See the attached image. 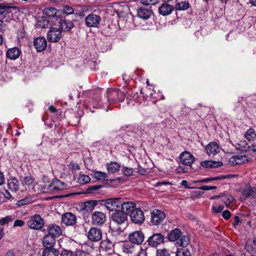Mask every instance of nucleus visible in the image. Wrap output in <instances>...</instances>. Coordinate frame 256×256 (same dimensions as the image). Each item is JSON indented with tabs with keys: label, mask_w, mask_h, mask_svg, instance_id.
Instances as JSON below:
<instances>
[{
	"label": "nucleus",
	"mask_w": 256,
	"mask_h": 256,
	"mask_svg": "<svg viewBox=\"0 0 256 256\" xmlns=\"http://www.w3.org/2000/svg\"><path fill=\"white\" fill-rule=\"evenodd\" d=\"M190 4L188 2H182L176 4L175 6L176 10H184L190 7Z\"/></svg>",
	"instance_id": "38"
},
{
	"label": "nucleus",
	"mask_w": 256,
	"mask_h": 256,
	"mask_svg": "<svg viewBox=\"0 0 256 256\" xmlns=\"http://www.w3.org/2000/svg\"><path fill=\"white\" fill-rule=\"evenodd\" d=\"M121 200V198H115L104 200L102 202H104V206L107 210L113 211L114 210H116V208L120 206Z\"/></svg>",
	"instance_id": "4"
},
{
	"label": "nucleus",
	"mask_w": 256,
	"mask_h": 256,
	"mask_svg": "<svg viewBox=\"0 0 256 256\" xmlns=\"http://www.w3.org/2000/svg\"><path fill=\"white\" fill-rule=\"evenodd\" d=\"M206 150L209 156H214L219 152L220 148L216 142H212L206 146Z\"/></svg>",
	"instance_id": "23"
},
{
	"label": "nucleus",
	"mask_w": 256,
	"mask_h": 256,
	"mask_svg": "<svg viewBox=\"0 0 256 256\" xmlns=\"http://www.w3.org/2000/svg\"><path fill=\"white\" fill-rule=\"evenodd\" d=\"M144 236L140 230L134 231L128 236V240L132 244H140L144 240Z\"/></svg>",
	"instance_id": "12"
},
{
	"label": "nucleus",
	"mask_w": 256,
	"mask_h": 256,
	"mask_svg": "<svg viewBox=\"0 0 256 256\" xmlns=\"http://www.w3.org/2000/svg\"><path fill=\"white\" fill-rule=\"evenodd\" d=\"M98 204L96 200H88L84 202L83 210L87 212L92 211Z\"/></svg>",
	"instance_id": "33"
},
{
	"label": "nucleus",
	"mask_w": 256,
	"mask_h": 256,
	"mask_svg": "<svg viewBox=\"0 0 256 256\" xmlns=\"http://www.w3.org/2000/svg\"><path fill=\"white\" fill-rule=\"evenodd\" d=\"M58 20V26L61 31L70 32L74 27V24L72 20L66 19L56 18Z\"/></svg>",
	"instance_id": "19"
},
{
	"label": "nucleus",
	"mask_w": 256,
	"mask_h": 256,
	"mask_svg": "<svg viewBox=\"0 0 256 256\" xmlns=\"http://www.w3.org/2000/svg\"><path fill=\"white\" fill-rule=\"evenodd\" d=\"M106 220V216L104 212L96 211L92 214V223L94 225L102 226Z\"/></svg>",
	"instance_id": "10"
},
{
	"label": "nucleus",
	"mask_w": 256,
	"mask_h": 256,
	"mask_svg": "<svg viewBox=\"0 0 256 256\" xmlns=\"http://www.w3.org/2000/svg\"><path fill=\"white\" fill-rule=\"evenodd\" d=\"M61 256H74L73 252L72 251L66 250H64L60 254Z\"/></svg>",
	"instance_id": "54"
},
{
	"label": "nucleus",
	"mask_w": 256,
	"mask_h": 256,
	"mask_svg": "<svg viewBox=\"0 0 256 256\" xmlns=\"http://www.w3.org/2000/svg\"><path fill=\"white\" fill-rule=\"evenodd\" d=\"M200 190H215L216 188V186H202L200 188Z\"/></svg>",
	"instance_id": "57"
},
{
	"label": "nucleus",
	"mask_w": 256,
	"mask_h": 256,
	"mask_svg": "<svg viewBox=\"0 0 256 256\" xmlns=\"http://www.w3.org/2000/svg\"><path fill=\"white\" fill-rule=\"evenodd\" d=\"M14 220V217L12 216H8L4 218H0V225L4 226L12 222Z\"/></svg>",
	"instance_id": "41"
},
{
	"label": "nucleus",
	"mask_w": 256,
	"mask_h": 256,
	"mask_svg": "<svg viewBox=\"0 0 256 256\" xmlns=\"http://www.w3.org/2000/svg\"><path fill=\"white\" fill-rule=\"evenodd\" d=\"M168 238L170 242H176V244L180 246L185 248L189 244L190 240L188 236L182 235V232L179 228L172 230L168 235Z\"/></svg>",
	"instance_id": "1"
},
{
	"label": "nucleus",
	"mask_w": 256,
	"mask_h": 256,
	"mask_svg": "<svg viewBox=\"0 0 256 256\" xmlns=\"http://www.w3.org/2000/svg\"><path fill=\"white\" fill-rule=\"evenodd\" d=\"M130 216L132 222L136 224H142L144 220V213L140 208L134 209L130 214Z\"/></svg>",
	"instance_id": "5"
},
{
	"label": "nucleus",
	"mask_w": 256,
	"mask_h": 256,
	"mask_svg": "<svg viewBox=\"0 0 256 256\" xmlns=\"http://www.w3.org/2000/svg\"><path fill=\"white\" fill-rule=\"evenodd\" d=\"M114 244L111 240L108 238H106L102 240L100 243V247L103 250L108 251L112 250L114 247Z\"/></svg>",
	"instance_id": "32"
},
{
	"label": "nucleus",
	"mask_w": 256,
	"mask_h": 256,
	"mask_svg": "<svg viewBox=\"0 0 256 256\" xmlns=\"http://www.w3.org/2000/svg\"><path fill=\"white\" fill-rule=\"evenodd\" d=\"M202 166L207 168H217L222 166L221 162H216L213 160H205L200 162Z\"/></svg>",
	"instance_id": "30"
},
{
	"label": "nucleus",
	"mask_w": 256,
	"mask_h": 256,
	"mask_svg": "<svg viewBox=\"0 0 256 256\" xmlns=\"http://www.w3.org/2000/svg\"><path fill=\"white\" fill-rule=\"evenodd\" d=\"M70 168L74 171L78 170L80 169L79 165L76 163L72 162L70 163Z\"/></svg>",
	"instance_id": "56"
},
{
	"label": "nucleus",
	"mask_w": 256,
	"mask_h": 256,
	"mask_svg": "<svg viewBox=\"0 0 256 256\" xmlns=\"http://www.w3.org/2000/svg\"><path fill=\"white\" fill-rule=\"evenodd\" d=\"M74 256H90L86 254L82 250H77L74 255Z\"/></svg>",
	"instance_id": "59"
},
{
	"label": "nucleus",
	"mask_w": 256,
	"mask_h": 256,
	"mask_svg": "<svg viewBox=\"0 0 256 256\" xmlns=\"http://www.w3.org/2000/svg\"><path fill=\"white\" fill-rule=\"evenodd\" d=\"M165 218L166 214L164 212L155 209L151 212L150 222L154 226H158Z\"/></svg>",
	"instance_id": "6"
},
{
	"label": "nucleus",
	"mask_w": 256,
	"mask_h": 256,
	"mask_svg": "<svg viewBox=\"0 0 256 256\" xmlns=\"http://www.w3.org/2000/svg\"><path fill=\"white\" fill-rule=\"evenodd\" d=\"M242 196L246 198H256V188L247 186L243 190Z\"/></svg>",
	"instance_id": "26"
},
{
	"label": "nucleus",
	"mask_w": 256,
	"mask_h": 256,
	"mask_svg": "<svg viewBox=\"0 0 256 256\" xmlns=\"http://www.w3.org/2000/svg\"><path fill=\"white\" fill-rule=\"evenodd\" d=\"M140 2L145 6L154 5L157 2L158 0H140Z\"/></svg>",
	"instance_id": "51"
},
{
	"label": "nucleus",
	"mask_w": 256,
	"mask_h": 256,
	"mask_svg": "<svg viewBox=\"0 0 256 256\" xmlns=\"http://www.w3.org/2000/svg\"><path fill=\"white\" fill-rule=\"evenodd\" d=\"M56 243V238L46 233L43 238V246L46 248L52 247Z\"/></svg>",
	"instance_id": "29"
},
{
	"label": "nucleus",
	"mask_w": 256,
	"mask_h": 256,
	"mask_svg": "<svg viewBox=\"0 0 256 256\" xmlns=\"http://www.w3.org/2000/svg\"><path fill=\"white\" fill-rule=\"evenodd\" d=\"M122 170L125 176H130L134 175V170L132 168H128L127 166H123Z\"/></svg>",
	"instance_id": "44"
},
{
	"label": "nucleus",
	"mask_w": 256,
	"mask_h": 256,
	"mask_svg": "<svg viewBox=\"0 0 256 256\" xmlns=\"http://www.w3.org/2000/svg\"><path fill=\"white\" fill-rule=\"evenodd\" d=\"M136 172H138L140 174L143 175V174H145V173L146 172V170L142 168H139L138 169V170L136 171Z\"/></svg>",
	"instance_id": "63"
},
{
	"label": "nucleus",
	"mask_w": 256,
	"mask_h": 256,
	"mask_svg": "<svg viewBox=\"0 0 256 256\" xmlns=\"http://www.w3.org/2000/svg\"><path fill=\"white\" fill-rule=\"evenodd\" d=\"M66 188V184L58 179L54 180L48 186V189L51 190H62Z\"/></svg>",
	"instance_id": "21"
},
{
	"label": "nucleus",
	"mask_w": 256,
	"mask_h": 256,
	"mask_svg": "<svg viewBox=\"0 0 256 256\" xmlns=\"http://www.w3.org/2000/svg\"><path fill=\"white\" fill-rule=\"evenodd\" d=\"M137 256H146V252L141 248H138V255Z\"/></svg>",
	"instance_id": "60"
},
{
	"label": "nucleus",
	"mask_w": 256,
	"mask_h": 256,
	"mask_svg": "<svg viewBox=\"0 0 256 256\" xmlns=\"http://www.w3.org/2000/svg\"><path fill=\"white\" fill-rule=\"evenodd\" d=\"M4 182V174L0 171V186H2Z\"/></svg>",
	"instance_id": "62"
},
{
	"label": "nucleus",
	"mask_w": 256,
	"mask_h": 256,
	"mask_svg": "<svg viewBox=\"0 0 256 256\" xmlns=\"http://www.w3.org/2000/svg\"><path fill=\"white\" fill-rule=\"evenodd\" d=\"M74 9L72 7L66 5L63 6V12L67 14H71L74 13Z\"/></svg>",
	"instance_id": "52"
},
{
	"label": "nucleus",
	"mask_w": 256,
	"mask_h": 256,
	"mask_svg": "<svg viewBox=\"0 0 256 256\" xmlns=\"http://www.w3.org/2000/svg\"><path fill=\"white\" fill-rule=\"evenodd\" d=\"M240 222V218L238 216H235L234 218V222L233 224L234 226H238Z\"/></svg>",
	"instance_id": "61"
},
{
	"label": "nucleus",
	"mask_w": 256,
	"mask_h": 256,
	"mask_svg": "<svg viewBox=\"0 0 256 256\" xmlns=\"http://www.w3.org/2000/svg\"><path fill=\"white\" fill-rule=\"evenodd\" d=\"M121 211L126 213L127 215L136 208V204L131 201H124L122 198L120 201Z\"/></svg>",
	"instance_id": "18"
},
{
	"label": "nucleus",
	"mask_w": 256,
	"mask_h": 256,
	"mask_svg": "<svg viewBox=\"0 0 256 256\" xmlns=\"http://www.w3.org/2000/svg\"><path fill=\"white\" fill-rule=\"evenodd\" d=\"M76 220V216L72 212H66L62 216V223L67 226H74Z\"/></svg>",
	"instance_id": "16"
},
{
	"label": "nucleus",
	"mask_w": 256,
	"mask_h": 256,
	"mask_svg": "<svg viewBox=\"0 0 256 256\" xmlns=\"http://www.w3.org/2000/svg\"><path fill=\"white\" fill-rule=\"evenodd\" d=\"M229 162L232 166H234L245 163L248 162V160L245 156L236 155L231 157Z\"/></svg>",
	"instance_id": "24"
},
{
	"label": "nucleus",
	"mask_w": 256,
	"mask_h": 256,
	"mask_svg": "<svg viewBox=\"0 0 256 256\" xmlns=\"http://www.w3.org/2000/svg\"><path fill=\"white\" fill-rule=\"evenodd\" d=\"M180 185L184 186L186 188H190V187L188 185V182L186 180H182L180 182Z\"/></svg>",
	"instance_id": "64"
},
{
	"label": "nucleus",
	"mask_w": 256,
	"mask_h": 256,
	"mask_svg": "<svg viewBox=\"0 0 256 256\" xmlns=\"http://www.w3.org/2000/svg\"><path fill=\"white\" fill-rule=\"evenodd\" d=\"M244 137L248 142H253L256 139V132L253 128H250L246 132Z\"/></svg>",
	"instance_id": "35"
},
{
	"label": "nucleus",
	"mask_w": 256,
	"mask_h": 256,
	"mask_svg": "<svg viewBox=\"0 0 256 256\" xmlns=\"http://www.w3.org/2000/svg\"><path fill=\"white\" fill-rule=\"evenodd\" d=\"M44 232L56 238L59 236L62 232L60 226L55 224H50L46 226V228L44 230Z\"/></svg>",
	"instance_id": "13"
},
{
	"label": "nucleus",
	"mask_w": 256,
	"mask_h": 256,
	"mask_svg": "<svg viewBox=\"0 0 256 256\" xmlns=\"http://www.w3.org/2000/svg\"><path fill=\"white\" fill-rule=\"evenodd\" d=\"M156 256H170V254L166 248L158 249L156 250Z\"/></svg>",
	"instance_id": "46"
},
{
	"label": "nucleus",
	"mask_w": 256,
	"mask_h": 256,
	"mask_svg": "<svg viewBox=\"0 0 256 256\" xmlns=\"http://www.w3.org/2000/svg\"><path fill=\"white\" fill-rule=\"evenodd\" d=\"M30 202V200L28 198H23L19 200L16 202V205L18 206H21L28 204Z\"/></svg>",
	"instance_id": "53"
},
{
	"label": "nucleus",
	"mask_w": 256,
	"mask_h": 256,
	"mask_svg": "<svg viewBox=\"0 0 256 256\" xmlns=\"http://www.w3.org/2000/svg\"><path fill=\"white\" fill-rule=\"evenodd\" d=\"M179 158L181 164L188 166H191L194 160L193 155L187 151L182 152Z\"/></svg>",
	"instance_id": "17"
},
{
	"label": "nucleus",
	"mask_w": 256,
	"mask_h": 256,
	"mask_svg": "<svg viewBox=\"0 0 256 256\" xmlns=\"http://www.w3.org/2000/svg\"><path fill=\"white\" fill-rule=\"evenodd\" d=\"M59 252L55 248H46L42 252V256H58Z\"/></svg>",
	"instance_id": "36"
},
{
	"label": "nucleus",
	"mask_w": 256,
	"mask_h": 256,
	"mask_svg": "<svg viewBox=\"0 0 256 256\" xmlns=\"http://www.w3.org/2000/svg\"><path fill=\"white\" fill-rule=\"evenodd\" d=\"M106 168L109 172L115 173L119 170L120 165L116 162H110L106 164Z\"/></svg>",
	"instance_id": "34"
},
{
	"label": "nucleus",
	"mask_w": 256,
	"mask_h": 256,
	"mask_svg": "<svg viewBox=\"0 0 256 256\" xmlns=\"http://www.w3.org/2000/svg\"><path fill=\"white\" fill-rule=\"evenodd\" d=\"M224 206L222 205H213L212 210L213 212L218 214L224 210Z\"/></svg>",
	"instance_id": "49"
},
{
	"label": "nucleus",
	"mask_w": 256,
	"mask_h": 256,
	"mask_svg": "<svg viewBox=\"0 0 256 256\" xmlns=\"http://www.w3.org/2000/svg\"><path fill=\"white\" fill-rule=\"evenodd\" d=\"M164 237L162 234L155 233L148 238L147 242L150 246L157 247L161 244L164 243Z\"/></svg>",
	"instance_id": "11"
},
{
	"label": "nucleus",
	"mask_w": 256,
	"mask_h": 256,
	"mask_svg": "<svg viewBox=\"0 0 256 256\" xmlns=\"http://www.w3.org/2000/svg\"><path fill=\"white\" fill-rule=\"evenodd\" d=\"M152 14V11L150 8H140L137 10L138 16L143 20H148Z\"/></svg>",
	"instance_id": "22"
},
{
	"label": "nucleus",
	"mask_w": 256,
	"mask_h": 256,
	"mask_svg": "<svg viewBox=\"0 0 256 256\" xmlns=\"http://www.w3.org/2000/svg\"><path fill=\"white\" fill-rule=\"evenodd\" d=\"M102 186L100 185V184L99 185H94V186H90L86 190V192L88 194L93 193L94 191L96 190L100 189Z\"/></svg>",
	"instance_id": "50"
},
{
	"label": "nucleus",
	"mask_w": 256,
	"mask_h": 256,
	"mask_svg": "<svg viewBox=\"0 0 256 256\" xmlns=\"http://www.w3.org/2000/svg\"><path fill=\"white\" fill-rule=\"evenodd\" d=\"M238 145L240 146L238 148L244 151H246L250 148V146L246 140H241Z\"/></svg>",
	"instance_id": "47"
},
{
	"label": "nucleus",
	"mask_w": 256,
	"mask_h": 256,
	"mask_svg": "<svg viewBox=\"0 0 256 256\" xmlns=\"http://www.w3.org/2000/svg\"><path fill=\"white\" fill-rule=\"evenodd\" d=\"M112 220L118 225L122 226L128 220L127 214L120 210H116L112 214Z\"/></svg>",
	"instance_id": "7"
},
{
	"label": "nucleus",
	"mask_w": 256,
	"mask_h": 256,
	"mask_svg": "<svg viewBox=\"0 0 256 256\" xmlns=\"http://www.w3.org/2000/svg\"><path fill=\"white\" fill-rule=\"evenodd\" d=\"M90 180V178L89 176L86 175H80L77 179L78 183L82 184H84L89 182Z\"/></svg>",
	"instance_id": "42"
},
{
	"label": "nucleus",
	"mask_w": 256,
	"mask_h": 256,
	"mask_svg": "<svg viewBox=\"0 0 256 256\" xmlns=\"http://www.w3.org/2000/svg\"><path fill=\"white\" fill-rule=\"evenodd\" d=\"M24 224V222L23 220H16L14 221V227L16 226H22Z\"/></svg>",
	"instance_id": "55"
},
{
	"label": "nucleus",
	"mask_w": 256,
	"mask_h": 256,
	"mask_svg": "<svg viewBox=\"0 0 256 256\" xmlns=\"http://www.w3.org/2000/svg\"><path fill=\"white\" fill-rule=\"evenodd\" d=\"M176 256H191V254L188 248H178Z\"/></svg>",
	"instance_id": "39"
},
{
	"label": "nucleus",
	"mask_w": 256,
	"mask_h": 256,
	"mask_svg": "<svg viewBox=\"0 0 256 256\" xmlns=\"http://www.w3.org/2000/svg\"><path fill=\"white\" fill-rule=\"evenodd\" d=\"M44 225V220L39 214L31 216L28 222V226L34 230H40Z\"/></svg>",
	"instance_id": "3"
},
{
	"label": "nucleus",
	"mask_w": 256,
	"mask_h": 256,
	"mask_svg": "<svg viewBox=\"0 0 256 256\" xmlns=\"http://www.w3.org/2000/svg\"><path fill=\"white\" fill-rule=\"evenodd\" d=\"M102 230L96 227H92L89 230L87 236L89 240L93 242L100 241L102 238Z\"/></svg>",
	"instance_id": "8"
},
{
	"label": "nucleus",
	"mask_w": 256,
	"mask_h": 256,
	"mask_svg": "<svg viewBox=\"0 0 256 256\" xmlns=\"http://www.w3.org/2000/svg\"><path fill=\"white\" fill-rule=\"evenodd\" d=\"M62 38V31L56 28H52L47 33V38L50 42H58Z\"/></svg>",
	"instance_id": "9"
},
{
	"label": "nucleus",
	"mask_w": 256,
	"mask_h": 256,
	"mask_svg": "<svg viewBox=\"0 0 256 256\" xmlns=\"http://www.w3.org/2000/svg\"><path fill=\"white\" fill-rule=\"evenodd\" d=\"M8 188L12 192H16L19 189V182L14 177H10L7 181Z\"/></svg>",
	"instance_id": "28"
},
{
	"label": "nucleus",
	"mask_w": 256,
	"mask_h": 256,
	"mask_svg": "<svg viewBox=\"0 0 256 256\" xmlns=\"http://www.w3.org/2000/svg\"><path fill=\"white\" fill-rule=\"evenodd\" d=\"M138 247H136L132 244L126 242L123 244L122 252L128 256H137Z\"/></svg>",
	"instance_id": "15"
},
{
	"label": "nucleus",
	"mask_w": 256,
	"mask_h": 256,
	"mask_svg": "<svg viewBox=\"0 0 256 256\" xmlns=\"http://www.w3.org/2000/svg\"><path fill=\"white\" fill-rule=\"evenodd\" d=\"M174 10V7L168 4H162L158 8L160 14L163 16L170 15Z\"/></svg>",
	"instance_id": "25"
},
{
	"label": "nucleus",
	"mask_w": 256,
	"mask_h": 256,
	"mask_svg": "<svg viewBox=\"0 0 256 256\" xmlns=\"http://www.w3.org/2000/svg\"><path fill=\"white\" fill-rule=\"evenodd\" d=\"M222 217L226 220H228L231 216L230 212L228 210H224L222 214Z\"/></svg>",
	"instance_id": "58"
},
{
	"label": "nucleus",
	"mask_w": 256,
	"mask_h": 256,
	"mask_svg": "<svg viewBox=\"0 0 256 256\" xmlns=\"http://www.w3.org/2000/svg\"><path fill=\"white\" fill-rule=\"evenodd\" d=\"M106 97L109 104H115L123 102L126 94L118 88H110L107 90Z\"/></svg>",
	"instance_id": "2"
},
{
	"label": "nucleus",
	"mask_w": 256,
	"mask_h": 256,
	"mask_svg": "<svg viewBox=\"0 0 256 256\" xmlns=\"http://www.w3.org/2000/svg\"><path fill=\"white\" fill-rule=\"evenodd\" d=\"M38 26L41 28H46L49 26V20L46 18H42L41 20H38Z\"/></svg>",
	"instance_id": "43"
},
{
	"label": "nucleus",
	"mask_w": 256,
	"mask_h": 256,
	"mask_svg": "<svg viewBox=\"0 0 256 256\" xmlns=\"http://www.w3.org/2000/svg\"><path fill=\"white\" fill-rule=\"evenodd\" d=\"M93 178L98 180H104L106 178L108 177L107 174L104 172H102L100 171H96L94 172L92 174Z\"/></svg>",
	"instance_id": "37"
},
{
	"label": "nucleus",
	"mask_w": 256,
	"mask_h": 256,
	"mask_svg": "<svg viewBox=\"0 0 256 256\" xmlns=\"http://www.w3.org/2000/svg\"><path fill=\"white\" fill-rule=\"evenodd\" d=\"M228 177V176H214L210 178H206L202 179L198 182H208L211 180H224Z\"/></svg>",
	"instance_id": "40"
},
{
	"label": "nucleus",
	"mask_w": 256,
	"mask_h": 256,
	"mask_svg": "<svg viewBox=\"0 0 256 256\" xmlns=\"http://www.w3.org/2000/svg\"><path fill=\"white\" fill-rule=\"evenodd\" d=\"M234 199L231 196L222 197V202L225 204L226 206H229L231 203H232Z\"/></svg>",
	"instance_id": "45"
},
{
	"label": "nucleus",
	"mask_w": 256,
	"mask_h": 256,
	"mask_svg": "<svg viewBox=\"0 0 256 256\" xmlns=\"http://www.w3.org/2000/svg\"><path fill=\"white\" fill-rule=\"evenodd\" d=\"M34 180V178H32L30 176H26L24 178V184L28 186L32 185Z\"/></svg>",
	"instance_id": "48"
},
{
	"label": "nucleus",
	"mask_w": 256,
	"mask_h": 256,
	"mask_svg": "<svg viewBox=\"0 0 256 256\" xmlns=\"http://www.w3.org/2000/svg\"><path fill=\"white\" fill-rule=\"evenodd\" d=\"M101 20L100 16L91 13L86 18V24L88 27H97Z\"/></svg>",
	"instance_id": "14"
},
{
	"label": "nucleus",
	"mask_w": 256,
	"mask_h": 256,
	"mask_svg": "<svg viewBox=\"0 0 256 256\" xmlns=\"http://www.w3.org/2000/svg\"><path fill=\"white\" fill-rule=\"evenodd\" d=\"M34 45L36 50L38 52H40L46 48L47 41L44 37H38L34 40Z\"/></svg>",
	"instance_id": "20"
},
{
	"label": "nucleus",
	"mask_w": 256,
	"mask_h": 256,
	"mask_svg": "<svg viewBox=\"0 0 256 256\" xmlns=\"http://www.w3.org/2000/svg\"><path fill=\"white\" fill-rule=\"evenodd\" d=\"M21 53L20 50L16 47H14L9 48L6 52V57L12 60H15L17 59Z\"/></svg>",
	"instance_id": "27"
},
{
	"label": "nucleus",
	"mask_w": 256,
	"mask_h": 256,
	"mask_svg": "<svg viewBox=\"0 0 256 256\" xmlns=\"http://www.w3.org/2000/svg\"><path fill=\"white\" fill-rule=\"evenodd\" d=\"M42 12L43 14L50 18H57L60 14L59 10L54 8H46Z\"/></svg>",
	"instance_id": "31"
}]
</instances>
